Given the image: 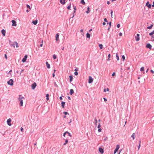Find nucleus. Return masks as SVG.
<instances>
[{
  "label": "nucleus",
  "instance_id": "nucleus-1",
  "mask_svg": "<svg viewBox=\"0 0 154 154\" xmlns=\"http://www.w3.org/2000/svg\"><path fill=\"white\" fill-rule=\"evenodd\" d=\"M8 84L10 85H13V80L12 79H11L7 82Z\"/></svg>",
  "mask_w": 154,
  "mask_h": 154
},
{
  "label": "nucleus",
  "instance_id": "nucleus-2",
  "mask_svg": "<svg viewBox=\"0 0 154 154\" xmlns=\"http://www.w3.org/2000/svg\"><path fill=\"white\" fill-rule=\"evenodd\" d=\"M119 148V145H117L116 146L114 152V154H116V153L118 151V149Z\"/></svg>",
  "mask_w": 154,
  "mask_h": 154
},
{
  "label": "nucleus",
  "instance_id": "nucleus-3",
  "mask_svg": "<svg viewBox=\"0 0 154 154\" xmlns=\"http://www.w3.org/2000/svg\"><path fill=\"white\" fill-rule=\"evenodd\" d=\"M93 79L92 78V77L91 76H89V79L88 81V83H92L93 81Z\"/></svg>",
  "mask_w": 154,
  "mask_h": 154
},
{
  "label": "nucleus",
  "instance_id": "nucleus-4",
  "mask_svg": "<svg viewBox=\"0 0 154 154\" xmlns=\"http://www.w3.org/2000/svg\"><path fill=\"white\" fill-rule=\"evenodd\" d=\"M11 120L10 118L8 119L7 120V124L9 126H11Z\"/></svg>",
  "mask_w": 154,
  "mask_h": 154
},
{
  "label": "nucleus",
  "instance_id": "nucleus-5",
  "mask_svg": "<svg viewBox=\"0 0 154 154\" xmlns=\"http://www.w3.org/2000/svg\"><path fill=\"white\" fill-rule=\"evenodd\" d=\"M27 58V55H26L24 57L23 59L22 60V61L23 62H25L26 61V59Z\"/></svg>",
  "mask_w": 154,
  "mask_h": 154
},
{
  "label": "nucleus",
  "instance_id": "nucleus-6",
  "mask_svg": "<svg viewBox=\"0 0 154 154\" xmlns=\"http://www.w3.org/2000/svg\"><path fill=\"white\" fill-rule=\"evenodd\" d=\"M140 35L138 34H137V35L135 37V39L137 41H138L140 39Z\"/></svg>",
  "mask_w": 154,
  "mask_h": 154
},
{
  "label": "nucleus",
  "instance_id": "nucleus-7",
  "mask_svg": "<svg viewBox=\"0 0 154 154\" xmlns=\"http://www.w3.org/2000/svg\"><path fill=\"white\" fill-rule=\"evenodd\" d=\"M11 22L12 23V26H17L16 22L15 20H12Z\"/></svg>",
  "mask_w": 154,
  "mask_h": 154
},
{
  "label": "nucleus",
  "instance_id": "nucleus-8",
  "mask_svg": "<svg viewBox=\"0 0 154 154\" xmlns=\"http://www.w3.org/2000/svg\"><path fill=\"white\" fill-rule=\"evenodd\" d=\"M36 86V84L35 83H33L31 85V87L33 89H34Z\"/></svg>",
  "mask_w": 154,
  "mask_h": 154
},
{
  "label": "nucleus",
  "instance_id": "nucleus-9",
  "mask_svg": "<svg viewBox=\"0 0 154 154\" xmlns=\"http://www.w3.org/2000/svg\"><path fill=\"white\" fill-rule=\"evenodd\" d=\"M12 45H13L11 46L13 47L14 48H15V45H16L17 48L18 47V44L17 42H14V43H13V44H12Z\"/></svg>",
  "mask_w": 154,
  "mask_h": 154
},
{
  "label": "nucleus",
  "instance_id": "nucleus-10",
  "mask_svg": "<svg viewBox=\"0 0 154 154\" xmlns=\"http://www.w3.org/2000/svg\"><path fill=\"white\" fill-rule=\"evenodd\" d=\"M59 33H57L56 34V40L57 41H58L59 40Z\"/></svg>",
  "mask_w": 154,
  "mask_h": 154
},
{
  "label": "nucleus",
  "instance_id": "nucleus-11",
  "mask_svg": "<svg viewBox=\"0 0 154 154\" xmlns=\"http://www.w3.org/2000/svg\"><path fill=\"white\" fill-rule=\"evenodd\" d=\"M1 32L3 36L5 35V30L4 29H2L1 31Z\"/></svg>",
  "mask_w": 154,
  "mask_h": 154
},
{
  "label": "nucleus",
  "instance_id": "nucleus-12",
  "mask_svg": "<svg viewBox=\"0 0 154 154\" xmlns=\"http://www.w3.org/2000/svg\"><path fill=\"white\" fill-rule=\"evenodd\" d=\"M20 101L19 104L20 106H22L23 104V101L22 100H19Z\"/></svg>",
  "mask_w": 154,
  "mask_h": 154
},
{
  "label": "nucleus",
  "instance_id": "nucleus-13",
  "mask_svg": "<svg viewBox=\"0 0 154 154\" xmlns=\"http://www.w3.org/2000/svg\"><path fill=\"white\" fill-rule=\"evenodd\" d=\"M99 151L101 154H103L104 152L103 149L101 148H99Z\"/></svg>",
  "mask_w": 154,
  "mask_h": 154
},
{
  "label": "nucleus",
  "instance_id": "nucleus-14",
  "mask_svg": "<svg viewBox=\"0 0 154 154\" xmlns=\"http://www.w3.org/2000/svg\"><path fill=\"white\" fill-rule=\"evenodd\" d=\"M46 64L47 68H48V69H49L50 68V65L48 62L47 61L46 62Z\"/></svg>",
  "mask_w": 154,
  "mask_h": 154
},
{
  "label": "nucleus",
  "instance_id": "nucleus-15",
  "mask_svg": "<svg viewBox=\"0 0 154 154\" xmlns=\"http://www.w3.org/2000/svg\"><path fill=\"white\" fill-rule=\"evenodd\" d=\"M24 97H23L21 95H19V97L18 98L19 100H22V99H24Z\"/></svg>",
  "mask_w": 154,
  "mask_h": 154
},
{
  "label": "nucleus",
  "instance_id": "nucleus-16",
  "mask_svg": "<svg viewBox=\"0 0 154 154\" xmlns=\"http://www.w3.org/2000/svg\"><path fill=\"white\" fill-rule=\"evenodd\" d=\"M60 2L62 5H64L65 4V0H60Z\"/></svg>",
  "mask_w": 154,
  "mask_h": 154
},
{
  "label": "nucleus",
  "instance_id": "nucleus-17",
  "mask_svg": "<svg viewBox=\"0 0 154 154\" xmlns=\"http://www.w3.org/2000/svg\"><path fill=\"white\" fill-rule=\"evenodd\" d=\"M61 103L62 107V108H64V105L65 104V102L62 101V102Z\"/></svg>",
  "mask_w": 154,
  "mask_h": 154
},
{
  "label": "nucleus",
  "instance_id": "nucleus-18",
  "mask_svg": "<svg viewBox=\"0 0 154 154\" xmlns=\"http://www.w3.org/2000/svg\"><path fill=\"white\" fill-rule=\"evenodd\" d=\"M74 93V90L72 89H71L70 91V94L71 95H72Z\"/></svg>",
  "mask_w": 154,
  "mask_h": 154
},
{
  "label": "nucleus",
  "instance_id": "nucleus-19",
  "mask_svg": "<svg viewBox=\"0 0 154 154\" xmlns=\"http://www.w3.org/2000/svg\"><path fill=\"white\" fill-rule=\"evenodd\" d=\"M37 22L38 21L37 20H35V21H33L32 22V23H33V24L35 25H36L37 24Z\"/></svg>",
  "mask_w": 154,
  "mask_h": 154
},
{
  "label": "nucleus",
  "instance_id": "nucleus-20",
  "mask_svg": "<svg viewBox=\"0 0 154 154\" xmlns=\"http://www.w3.org/2000/svg\"><path fill=\"white\" fill-rule=\"evenodd\" d=\"M87 9V11H86V13L88 14L89 13H90V11L89 10V9H90L89 7H88Z\"/></svg>",
  "mask_w": 154,
  "mask_h": 154
},
{
  "label": "nucleus",
  "instance_id": "nucleus-21",
  "mask_svg": "<svg viewBox=\"0 0 154 154\" xmlns=\"http://www.w3.org/2000/svg\"><path fill=\"white\" fill-rule=\"evenodd\" d=\"M69 81L70 82H71L72 81V79H73V77L72 75H70L69 76Z\"/></svg>",
  "mask_w": 154,
  "mask_h": 154
},
{
  "label": "nucleus",
  "instance_id": "nucleus-22",
  "mask_svg": "<svg viewBox=\"0 0 154 154\" xmlns=\"http://www.w3.org/2000/svg\"><path fill=\"white\" fill-rule=\"evenodd\" d=\"M135 133H133L132 135L131 136V137L133 138V139L134 140V137H135Z\"/></svg>",
  "mask_w": 154,
  "mask_h": 154
},
{
  "label": "nucleus",
  "instance_id": "nucleus-23",
  "mask_svg": "<svg viewBox=\"0 0 154 154\" xmlns=\"http://www.w3.org/2000/svg\"><path fill=\"white\" fill-rule=\"evenodd\" d=\"M90 34L88 33L87 32L86 34V37L88 38H89L90 37Z\"/></svg>",
  "mask_w": 154,
  "mask_h": 154
},
{
  "label": "nucleus",
  "instance_id": "nucleus-24",
  "mask_svg": "<svg viewBox=\"0 0 154 154\" xmlns=\"http://www.w3.org/2000/svg\"><path fill=\"white\" fill-rule=\"evenodd\" d=\"M80 2L81 4L84 5L85 4V2H84V0H81Z\"/></svg>",
  "mask_w": 154,
  "mask_h": 154
},
{
  "label": "nucleus",
  "instance_id": "nucleus-25",
  "mask_svg": "<svg viewBox=\"0 0 154 154\" xmlns=\"http://www.w3.org/2000/svg\"><path fill=\"white\" fill-rule=\"evenodd\" d=\"M68 140L67 139L65 141V143L63 144V145H66L68 143Z\"/></svg>",
  "mask_w": 154,
  "mask_h": 154
},
{
  "label": "nucleus",
  "instance_id": "nucleus-26",
  "mask_svg": "<svg viewBox=\"0 0 154 154\" xmlns=\"http://www.w3.org/2000/svg\"><path fill=\"white\" fill-rule=\"evenodd\" d=\"M99 47L100 48V49H101L103 47V45L102 44H100L99 45Z\"/></svg>",
  "mask_w": 154,
  "mask_h": 154
},
{
  "label": "nucleus",
  "instance_id": "nucleus-27",
  "mask_svg": "<svg viewBox=\"0 0 154 154\" xmlns=\"http://www.w3.org/2000/svg\"><path fill=\"white\" fill-rule=\"evenodd\" d=\"M13 43L11 41V40H9V44L11 46L13 45H12Z\"/></svg>",
  "mask_w": 154,
  "mask_h": 154
},
{
  "label": "nucleus",
  "instance_id": "nucleus-28",
  "mask_svg": "<svg viewBox=\"0 0 154 154\" xmlns=\"http://www.w3.org/2000/svg\"><path fill=\"white\" fill-rule=\"evenodd\" d=\"M116 57L117 58V60H119V58L118 54H116Z\"/></svg>",
  "mask_w": 154,
  "mask_h": 154
},
{
  "label": "nucleus",
  "instance_id": "nucleus-29",
  "mask_svg": "<svg viewBox=\"0 0 154 154\" xmlns=\"http://www.w3.org/2000/svg\"><path fill=\"white\" fill-rule=\"evenodd\" d=\"M49 94H47L46 95V99L47 100H49V98L48 97Z\"/></svg>",
  "mask_w": 154,
  "mask_h": 154
},
{
  "label": "nucleus",
  "instance_id": "nucleus-30",
  "mask_svg": "<svg viewBox=\"0 0 154 154\" xmlns=\"http://www.w3.org/2000/svg\"><path fill=\"white\" fill-rule=\"evenodd\" d=\"M71 3H70L69 4V6H68L67 7V8L68 9V10H70V8H71Z\"/></svg>",
  "mask_w": 154,
  "mask_h": 154
},
{
  "label": "nucleus",
  "instance_id": "nucleus-31",
  "mask_svg": "<svg viewBox=\"0 0 154 154\" xmlns=\"http://www.w3.org/2000/svg\"><path fill=\"white\" fill-rule=\"evenodd\" d=\"M144 67H142L140 68V70L141 71H143L144 70Z\"/></svg>",
  "mask_w": 154,
  "mask_h": 154
},
{
  "label": "nucleus",
  "instance_id": "nucleus-32",
  "mask_svg": "<svg viewBox=\"0 0 154 154\" xmlns=\"http://www.w3.org/2000/svg\"><path fill=\"white\" fill-rule=\"evenodd\" d=\"M53 58L54 59H55L57 58V57L55 54L53 55Z\"/></svg>",
  "mask_w": 154,
  "mask_h": 154
},
{
  "label": "nucleus",
  "instance_id": "nucleus-33",
  "mask_svg": "<svg viewBox=\"0 0 154 154\" xmlns=\"http://www.w3.org/2000/svg\"><path fill=\"white\" fill-rule=\"evenodd\" d=\"M26 7L27 8H29V10L31 9V8H30V6L28 5H26Z\"/></svg>",
  "mask_w": 154,
  "mask_h": 154
},
{
  "label": "nucleus",
  "instance_id": "nucleus-34",
  "mask_svg": "<svg viewBox=\"0 0 154 154\" xmlns=\"http://www.w3.org/2000/svg\"><path fill=\"white\" fill-rule=\"evenodd\" d=\"M68 134V135L70 137H72V135L70 133H69V132H68V133H66V134Z\"/></svg>",
  "mask_w": 154,
  "mask_h": 154
},
{
  "label": "nucleus",
  "instance_id": "nucleus-35",
  "mask_svg": "<svg viewBox=\"0 0 154 154\" xmlns=\"http://www.w3.org/2000/svg\"><path fill=\"white\" fill-rule=\"evenodd\" d=\"M112 13H113L112 10H111V13H110V14H111V17L112 18Z\"/></svg>",
  "mask_w": 154,
  "mask_h": 154
},
{
  "label": "nucleus",
  "instance_id": "nucleus-36",
  "mask_svg": "<svg viewBox=\"0 0 154 154\" xmlns=\"http://www.w3.org/2000/svg\"><path fill=\"white\" fill-rule=\"evenodd\" d=\"M66 133H68V131H66L65 132L64 134H63V136L64 137H65V135L66 134Z\"/></svg>",
  "mask_w": 154,
  "mask_h": 154
},
{
  "label": "nucleus",
  "instance_id": "nucleus-37",
  "mask_svg": "<svg viewBox=\"0 0 154 154\" xmlns=\"http://www.w3.org/2000/svg\"><path fill=\"white\" fill-rule=\"evenodd\" d=\"M104 21L105 22H107V24H108V21L106 18L104 19Z\"/></svg>",
  "mask_w": 154,
  "mask_h": 154
},
{
  "label": "nucleus",
  "instance_id": "nucleus-38",
  "mask_svg": "<svg viewBox=\"0 0 154 154\" xmlns=\"http://www.w3.org/2000/svg\"><path fill=\"white\" fill-rule=\"evenodd\" d=\"M43 45V40H42V43L40 45V46L42 47Z\"/></svg>",
  "mask_w": 154,
  "mask_h": 154
},
{
  "label": "nucleus",
  "instance_id": "nucleus-39",
  "mask_svg": "<svg viewBox=\"0 0 154 154\" xmlns=\"http://www.w3.org/2000/svg\"><path fill=\"white\" fill-rule=\"evenodd\" d=\"M74 73L75 75H78V72L76 71H75Z\"/></svg>",
  "mask_w": 154,
  "mask_h": 154
},
{
  "label": "nucleus",
  "instance_id": "nucleus-40",
  "mask_svg": "<svg viewBox=\"0 0 154 154\" xmlns=\"http://www.w3.org/2000/svg\"><path fill=\"white\" fill-rule=\"evenodd\" d=\"M63 114H64L65 115H67V114H69L68 113V112H63Z\"/></svg>",
  "mask_w": 154,
  "mask_h": 154
},
{
  "label": "nucleus",
  "instance_id": "nucleus-41",
  "mask_svg": "<svg viewBox=\"0 0 154 154\" xmlns=\"http://www.w3.org/2000/svg\"><path fill=\"white\" fill-rule=\"evenodd\" d=\"M108 60H109V58H110V54H109L108 55Z\"/></svg>",
  "mask_w": 154,
  "mask_h": 154
},
{
  "label": "nucleus",
  "instance_id": "nucleus-42",
  "mask_svg": "<svg viewBox=\"0 0 154 154\" xmlns=\"http://www.w3.org/2000/svg\"><path fill=\"white\" fill-rule=\"evenodd\" d=\"M98 128V132H101V131L102 130V129L101 128Z\"/></svg>",
  "mask_w": 154,
  "mask_h": 154
},
{
  "label": "nucleus",
  "instance_id": "nucleus-43",
  "mask_svg": "<svg viewBox=\"0 0 154 154\" xmlns=\"http://www.w3.org/2000/svg\"><path fill=\"white\" fill-rule=\"evenodd\" d=\"M122 59L124 60L125 59V57L124 56V55H122Z\"/></svg>",
  "mask_w": 154,
  "mask_h": 154
},
{
  "label": "nucleus",
  "instance_id": "nucleus-44",
  "mask_svg": "<svg viewBox=\"0 0 154 154\" xmlns=\"http://www.w3.org/2000/svg\"><path fill=\"white\" fill-rule=\"evenodd\" d=\"M100 127H101L100 124L99 123L98 125L97 126V128H100Z\"/></svg>",
  "mask_w": 154,
  "mask_h": 154
},
{
  "label": "nucleus",
  "instance_id": "nucleus-45",
  "mask_svg": "<svg viewBox=\"0 0 154 154\" xmlns=\"http://www.w3.org/2000/svg\"><path fill=\"white\" fill-rule=\"evenodd\" d=\"M73 9H74V11H76V6H73Z\"/></svg>",
  "mask_w": 154,
  "mask_h": 154
},
{
  "label": "nucleus",
  "instance_id": "nucleus-46",
  "mask_svg": "<svg viewBox=\"0 0 154 154\" xmlns=\"http://www.w3.org/2000/svg\"><path fill=\"white\" fill-rule=\"evenodd\" d=\"M115 75V72H113L112 74V76H113Z\"/></svg>",
  "mask_w": 154,
  "mask_h": 154
},
{
  "label": "nucleus",
  "instance_id": "nucleus-47",
  "mask_svg": "<svg viewBox=\"0 0 154 154\" xmlns=\"http://www.w3.org/2000/svg\"><path fill=\"white\" fill-rule=\"evenodd\" d=\"M110 27H111V22H109V23H108Z\"/></svg>",
  "mask_w": 154,
  "mask_h": 154
},
{
  "label": "nucleus",
  "instance_id": "nucleus-48",
  "mask_svg": "<svg viewBox=\"0 0 154 154\" xmlns=\"http://www.w3.org/2000/svg\"><path fill=\"white\" fill-rule=\"evenodd\" d=\"M20 131H21L23 132V129L22 127H21L20 128Z\"/></svg>",
  "mask_w": 154,
  "mask_h": 154
},
{
  "label": "nucleus",
  "instance_id": "nucleus-49",
  "mask_svg": "<svg viewBox=\"0 0 154 154\" xmlns=\"http://www.w3.org/2000/svg\"><path fill=\"white\" fill-rule=\"evenodd\" d=\"M117 26L118 28H119L120 27V25L119 24H118L117 25Z\"/></svg>",
  "mask_w": 154,
  "mask_h": 154
},
{
  "label": "nucleus",
  "instance_id": "nucleus-50",
  "mask_svg": "<svg viewBox=\"0 0 154 154\" xmlns=\"http://www.w3.org/2000/svg\"><path fill=\"white\" fill-rule=\"evenodd\" d=\"M108 138L107 137H106L104 139V141L106 140Z\"/></svg>",
  "mask_w": 154,
  "mask_h": 154
},
{
  "label": "nucleus",
  "instance_id": "nucleus-51",
  "mask_svg": "<svg viewBox=\"0 0 154 154\" xmlns=\"http://www.w3.org/2000/svg\"><path fill=\"white\" fill-rule=\"evenodd\" d=\"M78 70V68H75V71L77 72Z\"/></svg>",
  "mask_w": 154,
  "mask_h": 154
},
{
  "label": "nucleus",
  "instance_id": "nucleus-52",
  "mask_svg": "<svg viewBox=\"0 0 154 154\" xmlns=\"http://www.w3.org/2000/svg\"><path fill=\"white\" fill-rule=\"evenodd\" d=\"M95 122H95V125H97V119H96V118H95Z\"/></svg>",
  "mask_w": 154,
  "mask_h": 154
},
{
  "label": "nucleus",
  "instance_id": "nucleus-53",
  "mask_svg": "<svg viewBox=\"0 0 154 154\" xmlns=\"http://www.w3.org/2000/svg\"><path fill=\"white\" fill-rule=\"evenodd\" d=\"M122 32H120L119 33V35L120 36H122Z\"/></svg>",
  "mask_w": 154,
  "mask_h": 154
},
{
  "label": "nucleus",
  "instance_id": "nucleus-54",
  "mask_svg": "<svg viewBox=\"0 0 154 154\" xmlns=\"http://www.w3.org/2000/svg\"><path fill=\"white\" fill-rule=\"evenodd\" d=\"M103 99L104 100V101L106 102L107 101V99L106 98H103Z\"/></svg>",
  "mask_w": 154,
  "mask_h": 154
},
{
  "label": "nucleus",
  "instance_id": "nucleus-55",
  "mask_svg": "<svg viewBox=\"0 0 154 154\" xmlns=\"http://www.w3.org/2000/svg\"><path fill=\"white\" fill-rule=\"evenodd\" d=\"M62 97H63V96H61L60 97V100H62L63 99V98Z\"/></svg>",
  "mask_w": 154,
  "mask_h": 154
},
{
  "label": "nucleus",
  "instance_id": "nucleus-56",
  "mask_svg": "<svg viewBox=\"0 0 154 154\" xmlns=\"http://www.w3.org/2000/svg\"><path fill=\"white\" fill-rule=\"evenodd\" d=\"M80 32H83V29H81L80 30Z\"/></svg>",
  "mask_w": 154,
  "mask_h": 154
},
{
  "label": "nucleus",
  "instance_id": "nucleus-57",
  "mask_svg": "<svg viewBox=\"0 0 154 154\" xmlns=\"http://www.w3.org/2000/svg\"><path fill=\"white\" fill-rule=\"evenodd\" d=\"M72 122V119H70V121L68 122L69 123H70Z\"/></svg>",
  "mask_w": 154,
  "mask_h": 154
},
{
  "label": "nucleus",
  "instance_id": "nucleus-58",
  "mask_svg": "<svg viewBox=\"0 0 154 154\" xmlns=\"http://www.w3.org/2000/svg\"><path fill=\"white\" fill-rule=\"evenodd\" d=\"M107 3L109 5V4L110 3V2L109 1H108L107 2Z\"/></svg>",
  "mask_w": 154,
  "mask_h": 154
},
{
  "label": "nucleus",
  "instance_id": "nucleus-59",
  "mask_svg": "<svg viewBox=\"0 0 154 154\" xmlns=\"http://www.w3.org/2000/svg\"><path fill=\"white\" fill-rule=\"evenodd\" d=\"M5 57L6 59H7V55L6 54H5Z\"/></svg>",
  "mask_w": 154,
  "mask_h": 154
},
{
  "label": "nucleus",
  "instance_id": "nucleus-60",
  "mask_svg": "<svg viewBox=\"0 0 154 154\" xmlns=\"http://www.w3.org/2000/svg\"><path fill=\"white\" fill-rule=\"evenodd\" d=\"M52 76L53 77H54L55 76L54 73H54L52 74Z\"/></svg>",
  "mask_w": 154,
  "mask_h": 154
},
{
  "label": "nucleus",
  "instance_id": "nucleus-61",
  "mask_svg": "<svg viewBox=\"0 0 154 154\" xmlns=\"http://www.w3.org/2000/svg\"><path fill=\"white\" fill-rule=\"evenodd\" d=\"M67 97H68V99L69 100H71V98H70V97L69 96H68Z\"/></svg>",
  "mask_w": 154,
  "mask_h": 154
},
{
  "label": "nucleus",
  "instance_id": "nucleus-62",
  "mask_svg": "<svg viewBox=\"0 0 154 154\" xmlns=\"http://www.w3.org/2000/svg\"><path fill=\"white\" fill-rule=\"evenodd\" d=\"M103 25L104 26L105 25H106V23L105 22H103Z\"/></svg>",
  "mask_w": 154,
  "mask_h": 154
},
{
  "label": "nucleus",
  "instance_id": "nucleus-63",
  "mask_svg": "<svg viewBox=\"0 0 154 154\" xmlns=\"http://www.w3.org/2000/svg\"><path fill=\"white\" fill-rule=\"evenodd\" d=\"M140 144H139V146H138V149H139V148H140Z\"/></svg>",
  "mask_w": 154,
  "mask_h": 154
},
{
  "label": "nucleus",
  "instance_id": "nucleus-64",
  "mask_svg": "<svg viewBox=\"0 0 154 154\" xmlns=\"http://www.w3.org/2000/svg\"><path fill=\"white\" fill-rule=\"evenodd\" d=\"M109 89L108 88H107L106 90V91H109Z\"/></svg>",
  "mask_w": 154,
  "mask_h": 154
}]
</instances>
